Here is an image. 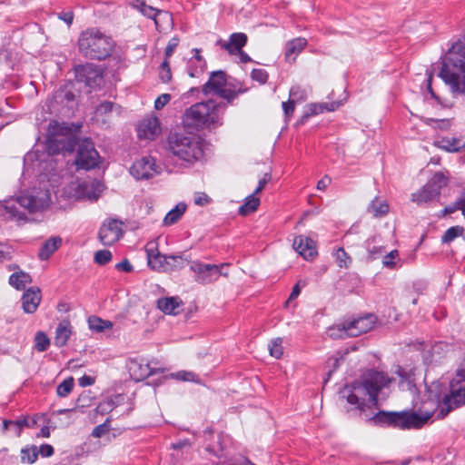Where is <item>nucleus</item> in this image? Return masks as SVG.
<instances>
[{"label":"nucleus","instance_id":"f257e3e1","mask_svg":"<svg viewBox=\"0 0 465 465\" xmlns=\"http://www.w3.org/2000/svg\"><path fill=\"white\" fill-rule=\"evenodd\" d=\"M225 111L226 104H217L213 99L195 103L185 109L182 124L190 133L214 130L223 124Z\"/></svg>","mask_w":465,"mask_h":465},{"label":"nucleus","instance_id":"f03ea898","mask_svg":"<svg viewBox=\"0 0 465 465\" xmlns=\"http://www.w3.org/2000/svg\"><path fill=\"white\" fill-rule=\"evenodd\" d=\"M78 144V135L76 129L73 128V125H68L64 123H58L53 120L49 123L45 141V151L38 149L35 150V160L44 161V154L47 156H54L60 153L66 154L74 152L76 145Z\"/></svg>","mask_w":465,"mask_h":465},{"label":"nucleus","instance_id":"7ed1b4c3","mask_svg":"<svg viewBox=\"0 0 465 465\" xmlns=\"http://www.w3.org/2000/svg\"><path fill=\"white\" fill-rule=\"evenodd\" d=\"M115 45L112 36L97 27H89L81 32L77 41L79 54L89 60H105L112 55Z\"/></svg>","mask_w":465,"mask_h":465},{"label":"nucleus","instance_id":"20e7f679","mask_svg":"<svg viewBox=\"0 0 465 465\" xmlns=\"http://www.w3.org/2000/svg\"><path fill=\"white\" fill-rule=\"evenodd\" d=\"M365 417L366 422L371 426L410 430L422 428L430 420V414H420L411 410L379 411L374 414L366 413Z\"/></svg>","mask_w":465,"mask_h":465},{"label":"nucleus","instance_id":"39448f33","mask_svg":"<svg viewBox=\"0 0 465 465\" xmlns=\"http://www.w3.org/2000/svg\"><path fill=\"white\" fill-rule=\"evenodd\" d=\"M167 143L170 152L188 164H193L203 158V140L199 136L170 132Z\"/></svg>","mask_w":465,"mask_h":465},{"label":"nucleus","instance_id":"423d86ee","mask_svg":"<svg viewBox=\"0 0 465 465\" xmlns=\"http://www.w3.org/2000/svg\"><path fill=\"white\" fill-rule=\"evenodd\" d=\"M228 85L227 74L223 70H217L211 73L208 81L203 85L202 92L204 95L213 94L218 97L224 100L219 104H226L232 105L233 101L239 97V95L245 94L249 91V87L244 86L243 84H240L238 89L226 88Z\"/></svg>","mask_w":465,"mask_h":465},{"label":"nucleus","instance_id":"0eeeda50","mask_svg":"<svg viewBox=\"0 0 465 465\" xmlns=\"http://www.w3.org/2000/svg\"><path fill=\"white\" fill-rule=\"evenodd\" d=\"M376 378H365L363 380H355L351 383H346L339 391L341 398H345L347 402L355 405L351 411L358 412L359 416L366 414L368 405L365 402L366 396L371 391L370 384L374 385Z\"/></svg>","mask_w":465,"mask_h":465},{"label":"nucleus","instance_id":"6e6552de","mask_svg":"<svg viewBox=\"0 0 465 465\" xmlns=\"http://www.w3.org/2000/svg\"><path fill=\"white\" fill-rule=\"evenodd\" d=\"M377 322V317L372 313H368L364 316L344 321L342 323L337 325V328H331V337L344 338V337H358L362 333H366L374 328Z\"/></svg>","mask_w":465,"mask_h":465},{"label":"nucleus","instance_id":"1a4fd4ad","mask_svg":"<svg viewBox=\"0 0 465 465\" xmlns=\"http://www.w3.org/2000/svg\"><path fill=\"white\" fill-rule=\"evenodd\" d=\"M465 406V383L450 381V391L438 401V420L446 418L450 412Z\"/></svg>","mask_w":465,"mask_h":465},{"label":"nucleus","instance_id":"9d476101","mask_svg":"<svg viewBox=\"0 0 465 465\" xmlns=\"http://www.w3.org/2000/svg\"><path fill=\"white\" fill-rule=\"evenodd\" d=\"M74 163L76 170L90 171L99 167L102 158L91 139L86 138L76 145Z\"/></svg>","mask_w":465,"mask_h":465},{"label":"nucleus","instance_id":"9b49d317","mask_svg":"<svg viewBox=\"0 0 465 465\" xmlns=\"http://www.w3.org/2000/svg\"><path fill=\"white\" fill-rule=\"evenodd\" d=\"M74 78L77 83H83L91 90L101 88L104 84V71L99 65L85 63L74 67Z\"/></svg>","mask_w":465,"mask_h":465},{"label":"nucleus","instance_id":"f8f14e48","mask_svg":"<svg viewBox=\"0 0 465 465\" xmlns=\"http://www.w3.org/2000/svg\"><path fill=\"white\" fill-rule=\"evenodd\" d=\"M223 264H208L199 261L191 262L190 269L195 273V281L203 285L210 284L222 275Z\"/></svg>","mask_w":465,"mask_h":465},{"label":"nucleus","instance_id":"ddd939ff","mask_svg":"<svg viewBox=\"0 0 465 465\" xmlns=\"http://www.w3.org/2000/svg\"><path fill=\"white\" fill-rule=\"evenodd\" d=\"M122 222L117 219H110L104 223L99 229L98 238L103 245L111 246L118 242L124 234L121 228Z\"/></svg>","mask_w":465,"mask_h":465},{"label":"nucleus","instance_id":"4468645a","mask_svg":"<svg viewBox=\"0 0 465 465\" xmlns=\"http://www.w3.org/2000/svg\"><path fill=\"white\" fill-rule=\"evenodd\" d=\"M17 202L19 206L27 209L30 213H35L49 207L50 194L48 191L42 197L33 194H22L17 197Z\"/></svg>","mask_w":465,"mask_h":465},{"label":"nucleus","instance_id":"2eb2a0df","mask_svg":"<svg viewBox=\"0 0 465 465\" xmlns=\"http://www.w3.org/2000/svg\"><path fill=\"white\" fill-rule=\"evenodd\" d=\"M154 166L153 158L143 157L133 163L130 168V173L136 180H148L153 176Z\"/></svg>","mask_w":465,"mask_h":465},{"label":"nucleus","instance_id":"dca6fc26","mask_svg":"<svg viewBox=\"0 0 465 465\" xmlns=\"http://www.w3.org/2000/svg\"><path fill=\"white\" fill-rule=\"evenodd\" d=\"M293 247L307 261L313 260L318 254L315 242L309 237H296L293 242Z\"/></svg>","mask_w":465,"mask_h":465},{"label":"nucleus","instance_id":"f3484780","mask_svg":"<svg viewBox=\"0 0 465 465\" xmlns=\"http://www.w3.org/2000/svg\"><path fill=\"white\" fill-rule=\"evenodd\" d=\"M140 139L154 140L161 133L160 121L157 117L143 120L137 129Z\"/></svg>","mask_w":465,"mask_h":465},{"label":"nucleus","instance_id":"a211bd4d","mask_svg":"<svg viewBox=\"0 0 465 465\" xmlns=\"http://www.w3.org/2000/svg\"><path fill=\"white\" fill-rule=\"evenodd\" d=\"M53 100L56 104L68 105L75 102L74 84L72 80L66 81L54 92Z\"/></svg>","mask_w":465,"mask_h":465},{"label":"nucleus","instance_id":"6ab92c4d","mask_svg":"<svg viewBox=\"0 0 465 465\" xmlns=\"http://www.w3.org/2000/svg\"><path fill=\"white\" fill-rule=\"evenodd\" d=\"M41 291L38 287H30L22 295V307L25 313H34L41 302Z\"/></svg>","mask_w":465,"mask_h":465},{"label":"nucleus","instance_id":"aec40b11","mask_svg":"<svg viewBox=\"0 0 465 465\" xmlns=\"http://www.w3.org/2000/svg\"><path fill=\"white\" fill-rule=\"evenodd\" d=\"M436 196V173L417 193L411 194V200L418 204L426 203Z\"/></svg>","mask_w":465,"mask_h":465},{"label":"nucleus","instance_id":"412c9836","mask_svg":"<svg viewBox=\"0 0 465 465\" xmlns=\"http://www.w3.org/2000/svg\"><path fill=\"white\" fill-rule=\"evenodd\" d=\"M134 7H136L145 17L149 19H153L155 25V27L158 28L160 26L159 22L157 20L158 15H164L166 18L172 19V14L166 11H163L157 8H154L151 5H146L143 0H134Z\"/></svg>","mask_w":465,"mask_h":465},{"label":"nucleus","instance_id":"4be33fe9","mask_svg":"<svg viewBox=\"0 0 465 465\" xmlns=\"http://www.w3.org/2000/svg\"><path fill=\"white\" fill-rule=\"evenodd\" d=\"M147 263L148 266L157 272H167V255L161 253L157 248L149 249L146 247Z\"/></svg>","mask_w":465,"mask_h":465},{"label":"nucleus","instance_id":"5701e85b","mask_svg":"<svg viewBox=\"0 0 465 465\" xmlns=\"http://www.w3.org/2000/svg\"><path fill=\"white\" fill-rule=\"evenodd\" d=\"M183 304L178 296L163 297L157 300V308L165 314L177 315L179 308Z\"/></svg>","mask_w":465,"mask_h":465},{"label":"nucleus","instance_id":"b1692460","mask_svg":"<svg viewBox=\"0 0 465 465\" xmlns=\"http://www.w3.org/2000/svg\"><path fill=\"white\" fill-rule=\"evenodd\" d=\"M72 335V325L69 320L60 322L55 330L54 344L62 348L64 347Z\"/></svg>","mask_w":465,"mask_h":465},{"label":"nucleus","instance_id":"393cba45","mask_svg":"<svg viewBox=\"0 0 465 465\" xmlns=\"http://www.w3.org/2000/svg\"><path fill=\"white\" fill-rule=\"evenodd\" d=\"M228 442V437L223 433H219L216 436V440L206 447V450L217 458H224L226 457Z\"/></svg>","mask_w":465,"mask_h":465},{"label":"nucleus","instance_id":"a878e982","mask_svg":"<svg viewBox=\"0 0 465 465\" xmlns=\"http://www.w3.org/2000/svg\"><path fill=\"white\" fill-rule=\"evenodd\" d=\"M248 41L247 35L244 33H233L230 35V40L225 43L223 47L230 54H234L237 51L242 50Z\"/></svg>","mask_w":465,"mask_h":465},{"label":"nucleus","instance_id":"bb28decb","mask_svg":"<svg viewBox=\"0 0 465 465\" xmlns=\"http://www.w3.org/2000/svg\"><path fill=\"white\" fill-rule=\"evenodd\" d=\"M62 243L60 237H51L45 241L38 252V257L41 261L48 260L51 255L59 248Z\"/></svg>","mask_w":465,"mask_h":465},{"label":"nucleus","instance_id":"cd10ccee","mask_svg":"<svg viewBox=\"0 0 465 465\" xmlns=\"http://www.w3.org/2000/svg\"><path fill=\"white\" fill-rule=\"evenodd\" d=\"M438 148L448 153H457L465 148V142L455 137H441L438 140Z\"/></svg>","mask_w":465,"mask_h":465},{"label":"nucleus","instance_id":"c85d7f7f","mask_svg":"<svg viewBox=\"0 0 465 465\" xmlns=\"http://www.w3.org/2000/svg\"><path fill=\"white\" fill-rule=\"evenodd\" d=\"M139 373H136V371H134L133 376L134 379L136 381H143L151 376H154L159 373H163L165 371L164 368H153L151 367L149 363H146L145 365H139L138 366Z\"/></svg>","mask_w":465,"mask_h":465},{"label":"nucleus","instance_id":"c756f323","mask_svg":"<svg viewBox=\"0 0 465 465\" xmlns=\"http://www.w3.org/2000/svg\"><path fill=\"white\" fill-rule=\"evenodd\" d=\"M260 203V199L254 193H252L245 198L243 204L239 207L238 213L242 216H247L258 209Z\"/></svg>","mask_w":465,"mask_h":465},{"label":"nucleus","instance_id":"7c9ffc66","mask_svg":"<svg viewBox=\"0 0 465 465\" xmlns=\"http://www.w3.org/2000/svg\"><path fill=\"white\" fill-rule=\"evenodd\" d=\"M32 282V277L25 272H14L9 277V283L16 290L22 291L27 283Z\"/></svg>","mask_w":465,"mask_h":465},{"label":"nucleus","instance_id":"2f4dec72","mask_svg":"<svg viewBox=\"0 0 465 465\" xmlns=\"http://www.w3.org/2000/svg\"><path fill=\"white\" fill-rule=\"evenodd\" d=\"M185 211H186L185 203H177L174 208H173L166 213V215L163 219V224L166 226H169V225H173V224L176 223L180 220L182 215L185 213Z\"/></svg>","mask_w":465,"mask_h":465},{"label":"nucleus","instance_id":"473e14b6","mask_svg":"<svg viewBox=\"0 0 465 465\" xmlns=\"http://www.w3.org/2000/svg\"><path fill=\"white\" fill-rule=\"evenodd\" d=\"M307 39L304 37L294 38L286 44L285 57L289 58L293 54L301 53L307 46Z\"/></svg>","mask_w":465,"mask_h":465},{"label":"nucleus","instance_id":"72a5a7b5","mask_svg":"<svg viewBox=\"0 0 465 465\" xmlns=\"http://www.w3.org/2000/svg\"><path fill=\"white\" fill-rule=\"evenodd\" d=\"M187 262H189V261L183 254H172L167 255L165 264H167L168 272H174L184 268Z\"/></svg>","mask_w":465,"mask_h":465},{"label":"nucleus","instance_id":"f704fd0d","mask_svg":"<svg viewBox=\"0 0 465 465\" xmlns=\"http://www.w3.org/2000/svg\"><path fill=\"white\" fill-rule=\"evenodd\" d=\"M17 203V198L15 200L11 199L5 201L3 204V207L5 210V212L10 214L11 219L16 218L19 221L26 220L25 213L18 210V207L16 205Z\"/></svg>","mask_w":465,"mask_h":465},{"label":"nucleus","instance_id":"c9c22d12","mask_svg":"<svg viewBox=\"0 0 465 465\" xmlns=\"http://www.w3.org/2000/svg\"><path fill=\"white\" fill-rule=\"evenodd\" d=\"M51 341L45 331H38L34 339V349L38 352H44L48 350Z\"/></svg>","mask_w":465,"mask_h":465},{"label":"nucleus","instance_id":"e433bc0d","mask_svg":"<svg viewBox=\"0 0 465 465\" xmlns=\"http://www.w3.org/2000/svg\"><path fill=\"white\" fill-rule=\"evenodd\" d=\"M89 328L96 332H102L107 329L113 327V323L110 321L103 320L97 316H91L88 319Z\"/></svg>","mask_w":465,"mask_h":465},{"label":"nucleus","instance_id":"4c0bfd02","mask_svg":"<svg viewBox=\"0 0 465 465\" xmlns=\"http://www.w3.org/2000/svg\"><path fill=\"white\" fill-rule=\"evenodd\" d=\"M119 398H121V395H114V396L107 397L105 400L102 401L98 404L97 411L101 414H105V413L111 412L114 409H115L118 406L119 402L117 400Z\"/></svg>","mask_w":465,"mask_h":465},{"label":"nucleus","instance_id":"58836bf2","mask_svg":"<svg viewBox=\"0 0 465 465\" xmlns=\"http://www.w3.org/2000/svg\"><path fill=\"white\" fill-rule=\"evenodd\" d=\"M100 187H102V184L98 181L92 183L90 185L84 183L79 184V186H78L79 190L83 191L84 193L89 199H94V200H97L99 197V193L101 192Z\"/></svg>","mask_w":465,"mask_h":465},{"label":"nucleus","instance_id":"ea45409f","mask_svg":"<svg viewBox=\"0 0 465 465\" xmlns=\"http://www.w3.org/2000/svg\"><path fill=\"white\" fill-rule=\"evenodd\" d=\"M323 105L322 104H310L304 110L302 117L298 120L297 124H303L310 117L323 113Z\"/></svg>","mask_w":465,"mask_h":465},{"label":"nucleus","instance_id":"a19ab883","mask_svg":"<svg viewBox=\"0 0 465 465\" xmlns=\"http://www.w3.org/2000/svg\"><path fill=\"white\" fill-rule=\"evenodd\" d=\"M38 458V448L35 445L26 446L21 450L22 462L33 464Z\"/></svg>","mask_w":465,"mask_h":465},{"label":"nucleus","instance_id":"79ce46f5","mask_svg":"<svg viewBox=\"0 0 465 465\" xmlns=\"http://www.w3.org/2000/svg\"><path fill=\"white\" fill-rule=\"evenodd\" d=\"M369 210L373 213L375 217H382L389 213L390 207L385 201L378 202L377 199H375L371 203Z\"/></svg>","mask_w":465,"mask_h":465},{"label":"nucleus","instance_id":"37998d69","mask_svg":"<svg viewBox=\"0 0 465 465\" xmlns=\"http://www.w3.org/2000/svg\"><path fill=\"white\" fill-rule=\"evenodd\" d=\"M464 232V228L462 226H452L449 228L445 233L441 237V242L443 243H450L454 241L457 237L460 236Z\"/></svg>","mask_w":465,"mask_h":465},{"label":"nucleus","instance_id":"c03bdc74","mask_svg":"<svg viewBox=\"0 0 465 465\" xmlns=\"http://www.w3.org/2000/svg\"><path fill=\"white\" fill-rule=\"evenodd\" d=\"M74 380L73 377L64 379L56 388L59 397H66L74 389Z\"/></svg>","mask_w":465,"mask_h":465},{"label":"nucleus","instance_id":"a18cd8bd","mask_svg":"<svg viewBox=\"0 0 465 465\" xmlns=\"http://www.w3.org/2000/svg\"><path fill=\"white\" fill-rule=\"evenodd\" d=\"M270 355L275 359H280L283 354L282 339L276 338L269 344Z\"/></svg>","mask_w":465,"mask_h":465},{"label":"nucleus","instance_id":"49530a36","mask_svg":"<svg viewBox=\"0 0 465 465\" xmlns=\"http://www.w3.org/2000/svg\"><path fill=\"white\" fill-rule=\"evenodd\" d=\"M336 261L341 268H348L351 263V257L345 252L342 247L336 251Z\"/></svg>","mask_w":465,"mask_h":465},{"label":"nucleus","instance_id":"de8ad7c7","mask_svg":"<svg viewBox=\"0 0 465 465\" xmlns=\"http://www.w3.org/2000/svg\"><path fill=\"white\" fill-rule=\"evenodd\" d=\"M370 388H371V391L368 396L370 398L371 407H375L378 409L379 408V392L381 390L382 385L379 384L378 381L376 380L374 385L370 384ZM367 408H370V406H368Z\"/></svg>","mask_w":465,"mask_h":465},{"label":"nucleus","instance_id":"09e8293b","mask_svg":"<svg viewBox=\"0 0 465 465\" xmlns=\"http://www.w3.org/2000/svg\"><path fill=\"white\" fill-rule=\"evenodd\" d=\"M170 377L175 378V379H177L179 381H183L197 382L199 381V377L197 374H195L193 371H180L176 373H171Z\"/></svg>","mask_w":465,"mask_h":465},{"label":"nucleus","instance_id":"8fccbe9b","mask_svg":"<svg viewBox=\"0 0 465 465\" xmlns=\"http://www.w3.org/2000/svg\"><path fill=\"white\" fill-rule=\"evenodd\" d=\"M113 255L109 250H100L94 253V262L99 265H105L112 261Z\"/></svg>","mask_w":465,"mask_h":465},{"label":"nucleus","instance_id":"3c124183","mask_svg":"<svg viewBox=\"0 0 465 465\" xmlns=\"http://www.w3.org/2000/svg\"><path fill=\"white\" fill-rule=\"evenodd\" d=\"M397 258L399 259V252L397 250L391 251L389 253L383 256V266L389 269H395L397 265L395 259Z\"/></svg>","mask_w":465,"mask_h":465},{"label":"nucleus","instance_id":"603ef678","mask_svg":"<svg viewBox=\"0 0 465 465\" xmlns=\"http://www.w3.org/2000/svg\"><path fill=\"white\" fill-rule=\"evenodd\" d=\"M251 78L252 80L258 82L260 84H264L268 81L269 74L264 69L254 68L251 72Z\"/></svg>","mask_w":465,"mask_h":465},{"label":"nucleus","instance_id":"864d4df0","mask_svg":"<svg viewBox=\"0 0 465 465\" xmlns=\"http://www.w3.org/2000/svg\"><path fill=\"white\" fill-rule=\"evenodd\" d=\"M206 68H202L201 63H197L190 59L187 66V73L190 77H198L202 74Z\"/></svg>","mask_w":465,"mask_h":465},{"label":"nucleus","instance_id":"5fc2aeb1","mask_svg":"<svg viewBox=\"0 0 465 465\" xmlns=\"http://www.w3.org/2000/svg\"><path fill=\"white\" fill-rule=\"evenodd\" d=\"M159 77L163 83H168L172 79V72L168 59H164L160 66Z\"/></svg>","mask_w":465,"mask_h":465},{"label":"nucleus","instance_id":"6e6d98bb","mask_svg":"<svg viewBox=\"0 0 465 465\" xmlns=\"http://www.w3.org/2000/svg\"><path fill=\"white\" fill-rule=\"evenodd\" d=\"M110 418H107L102 424L97 425L92 431V436L100 438L110 430Z\"/></svg>","mask_w":465,"mask_h":465},{"label":"nucleus","instance_id":"4d7b16f0","mask_svg":"<svg viewBox=\"0 0 465 465\" xmlns=\"http://www.w3.org/2000/svg\"><path fill=\"white\" fill-rule=\"evenodd\" d=\"M367 250H368V258L371 261L380 258L386 252L385 247L381 246V245L371 247L368 244Z\"/></svg>","mask_w":465,"mask_h":465},{"label":"nucleus","instance_id":"13d9d810","mask_svg":"<svg viewBox=\"0 0 465 465\" xmlns=\"http://www.w3.org/2000/svg\"><path fill=\"white\" fill-rule=\"evenodd\" d=\"M282 107L284 113L285 121L288 122L293 114L295 109V101L293 99H289L287 102H283L282 104Z\"/></svg>","mask_w":465,"mask_h":465},{"label":"nucleus","instance_id":"bf43d9fd","mask_svg":"<svg viewBox=\"0 0 465 465\" xmlns=\"http://www.w3.org/2000/svg\"><path fill=\"white\" fill-rule=\"evenodd\" d=\"M457 210H460L462 212V214L465 216V208H464V205H462V203H460V199L457 202H455L453 204L445 207L442 210V215L444 216V215L456 212Z\"/></svg>","mask_w":465,"mask_h":465},{"label":"nucleus","instance_id":"052dcab7","mask_svg":"<svg viewBox=\"0 0 465 465\" xmlns=\"http://www.w3.org/2000/svg\"><path fill=\"white\" fill-rule=\"evenodd\" d=\"M305 285H306L305 281H301V280L298 281L292 287V290L286 302L288 303L289 302L295 300L300 295L302 287H304Z\"/></svg>","mask_w":465,"mask_h":465},{"label":"nucleus","instance_id":"680f3d73","mask_svg":"<svg viewBox=\"0 0 465 465\" xmlns=\"http://www.w3.org/2000/svg\"><path fill=\"white\" fill-rule=\"evenodd\" d=\"M114 103L111 101H104L96 107V113L103 115L107 114L113 111Z\"/></svg>","mask_w":465,"mask_h":465},{"label":"nucleus","instance_id":"e2e57ef3","mask_svg":"<svg viewBox=\"0 0 465 465\" xmlns=\"http://www.w3.org/2000/svg\"><path fill=\"white\" fill-rule=\"evenodd\" d=\"M432 81H433V71L429 72L427 70V77L423 81L425 83L426 91L430 94V98L436 99V93L432 88Z\"/></svg>","mask_w":465,"mask_h":465},{"label":"nucleus","instance_id":"0e129e2a","mask_svg":"<svg viewBox=\"0 0 465 465\" xmlns=\"http://www.w3.org/2000/svg\"><path fill=\"white\" fill-rule=\"evenodd\" d=\"M172 96L169 94H163L159 95L154 101V108L156 110L163 109L171 100Z\"/></svg>","mask_w":465,"mask_h":465},{"label":"nucleus","instance_id":"69168bd1","mask_svg":"<svg viewBox=\"0 0 465 465\" xmlns=\"http://www.w3.org/2000/svg\"><path fill=\"white\" fill-rule=\"evenodd\" d=\"M179 38L174 36L173 37L167 44L165 50H164V55L165 58L168 59L170 56H172L173 51L179 45Z\"/></svg>","mask_w":465,"mask_h":465},{"label":"nucleus","instance_id":"338daca9","mask_svg":"<svg viewBox=\"0 0 465 465\" xmlns=\"http://www.w3.org/2000/svg\"><path fill=\"white\" fill-rule=\"evenodd\" d=\"M54 452V449L52 445L45 443L38 449V455L40 454L43 458L51 457Z\"/></svg>","mask_w":465,"mask_h":465},{"label":"nucleus","instance_id":"774afa93","mask_svg":"<svg viewBox=\"0 0 465 465\" xmlns=\"http://www.w3.org/2000/svg\"><path fill=\"white\" fill-rule=\"evenodd\" d=\"M115 268L118 271L124 272H132L134 271V266L127 258H124L122 262L116 263Z\"/></svg>","mask_w":465,"mask_h":465}]
</instances>
